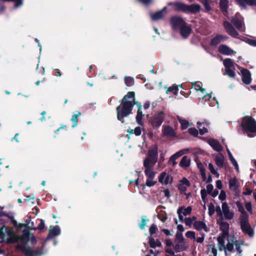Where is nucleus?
Here are the masks:
<instances>
[{"mask_svg":"<svg viewBox=\"0 0 256 256\" xmlns=\"http://www.w3.org/2000/svg\"><path fill=\"white\" fill-rule=\"evenodd\" d=\"M224 26L226 32L230 36L235 38L238 37V33L229 22L227 21H224Z\"/></svg>","mask_w":256,"mask_h":256,"instance_id":"obj_14","label":"nucleus"},{"mask_svg":"<svg viewBox=\"0 0 256 256\" xmlns=\"http://www.w3.org/2000/svg\"><path fill=\"white\" fill-rule=\"evenodd\" d=\"M236 205L237 206V208H238V210L242 214H246V212L244 210V207L243 206V204L239 201H238L236 202Z\"/></svg>","mask_w":256,"mask_h":256,"instance_id":"obj_48","label":"nucleus"},{"mask_svg":"<svg viewBox=\"0 0 256 256\" xmlns=\"http://www.w3.org/2000/svg\"><path fill=\"white\" fill-rule=\"evenodd\" d=\"M236 3L242 8H246L247 6H256V0H235Z\"/></svg>","mask_w":256,"mask_h":256,"instance_id":"obj_24","label":"nucleus"},{"mask_svg":"<svg viewBox=\"0 0 256 256\" xmlns=\"http://www.w3.org/2000/svg\"><path fill=\"white\" fill-rule=\"evenodd\" d=\"M200 6L198 4L188 5L187 12L196 13L200 11Z\"/></svg>","mask_w":256,"mask_h":256,"instance_id":"obj_35","label":"nucleus"},{"mask_svg":"<svg viewBox=\"0 0 256 256\" xmlns=\"http://www.w3.org/2000/svg\"><path fill=\"white\" fill-rule=\"evenodd\" d=\"M170 4H172L176 10L182 11L184 12H188V5L187 4L181 2L170 3Z\"/></svg>","mask_w":256,"mask_h":256,"instance_id":"obj_26","label":"nucleus"},{"mask_svg":"<svg viewBox=\"0 0 256 256\" xmlns=\"http://www.w3.org/2000/svg\"><path fill=\"white\" fill-rule=\"evenodd\" d=\"M224 158L222 154H219L216 156L215 161L218 166L222 168L224 166Z\"/></svg>","mask_w":256,"mask_h":256,"instance_id":"obj_33","label":"nucleus"},{"mask_svg":"<svg viewBox=\"0 0 256 256\" xmlns=\"http://www.w3.org/2000/svg\"><path fill=\"white\" fill-rule=\"evenodd\" d=\"M134 102V92H128L122 98L121 104L117 107L118 119L124 122L123 118L128 116L132 112Z\"/></svg>","mask_w":256,"mask_h":256,"instance_id":"obj_1","label":"nucleus"},{"mask_svg":"<svg viewBox=\"0 0 256 256\" xmlns=\"http://www.w3.org/2000/svg\"><path fill=\"white\" fill-rule=\"evenodd\" d=\"M172 92L174 95H177L178 93V88L176 86H172L168 88L166 92L167 94L170 92Z\"/></svg>","mask_w":256,"mask_h":256,"instance_id":"obj_46","label":"nucleus"},{"mask_svg":"<svg viewBox=\"0 0 256 256\" xmlns=\"http://www.w3.org/2000/svg\"><path fill=\"white\" fill-rule=\"evenodd\" d=\"M217 216L220 217V219L224 218L227 220H231L234 216V210L230 209L226 202L222 203V209L220 207H218L216 209Z\"/></svg>","mask_w":256,"mask_h":256,"instance_id":"obj_4","label":"nucleus"},{"mask_svg":"<svg viewBox=\"0 0 256 256\" xmlns=\"http://www.w3.org/2000/svg\"><path fill=\"white\" fill-rule=\"evenodd\" d=\"M176 241L184 242V239L182 233L177 232L176 234Z\"/></svg>","mask_w":256,"mask_h":256,"instance_id":"obj_56","label":"nucleus"},{"mask_svg":"<svg viewBox=\"0 0 256 256\" xmlns=\"http://www.w3.org/2000/svg\"><path fill=\"white\" fill-rule=\"evenodd\" d=\"M126 84L128 86H132L134 84V80L132 78L126 76L124 78Z\"/></svg>","mask_w":256,"mask_h":256,"instance_id":"obj_43","label":"nucleus"},{"mask_svg":"<svg viewBox=\"0 0 256 256\" xmlns=\"http://www.w3.org/2000/svg\"><path fill=\"white\" fill-rule=\"evenodd\" d=\"M130 133H134L136 136H140L142 133V128L140 126H138L134 130H132Z\"/></svg>","mask_w":256,"mask_h":256,"instance_id":"obj_51","label":"nucleus"},{"mask_svg":"<svg viewBox=\"0 0 256 256\" xmlns=\"http://www.w3.org/2000/svg\"><path fill=\"white\" fill-rule=\"evenodd\" d=\"M149 243L150 247L152 248L160 247L162 246L161 242L159 240H154L152 236L149 238Z\"/></svg>","mask_w":256,"mask_h":256,"instance_id":"obj_40","label":"nucleus"},{"mask_svg":"<svg viewBox=\"0 0 256 256\" xmlns=\"http://www.w3.org/2000/svg\"><path fill=\"white\" fill-rule=\"evenodd\" d=\"M184 223L186 226H189L190 227H191L192 224L193 225V222L190 218H184Z\"/></svg>","mask_w":256,"mask_h":256,"instance_id":"obj_61","label":"nucleus"},{"mask_svg":"<svg viewBox=\"0 0 256 256\" xmlns=\"http://www.w3.org/2000/svg\"><path fill=\"white\" fill-rule=\"evenodd\" d=\"M166 8H164L162 10L157 12L154 14H150V18L152 20H158L162 19L166 14Z\"/></svg>","mask_w":256,"mask_h":256,"instance_id":"obj_21","label":"nucleus"},{"mask_svg":"<svg viewBox=\"0 0 256 256\" xmlns=\"http://www.w3.org/2000/svg\"><path fill=\"white\" fill-rule=\"evenodd\" d=\"M230 160L231 162L232 163V164H233V166H234V167L236 169V170L238 172L239 171L238 165L237 162L234 159V157L231 158H230Z\"/></svg>","mask_w":256,"mask_h":256,"instance_id":"obj_55","label":"nucleus"},{"mask_svg":"<svg viewBox=\"0 0 256 256\" xmlns=\"http://www.w3.org/2000/svg\"><path fill=\"white\" fill-rule=\"evenodd\" d=\"M144 174L147 178L146 182V186L149 187L154 186L156 182V181L154 180L156 172H145Z\"/></svg>","mask_w":256,"mask_h":256,"instance_id":"obj_13","label":"nucleus"},{"mask_svg":"<svg viewBox=\"0 0 256 256\" xmlns=\"http://www.w3.org/2000/svg\"><path fill=\"white\" fill-rule=\"evenodd\" d=\"M234 70V68L226 70V72L230 77L234 78L236 75Z\"/></svg>","mask_w":256,"mask_h":256,"instance_id":"obj_53","label":"nucleus"},{"mask_svg":"<svg viewBox=\"0 0 256 256\" xmlns=\"http://www.w3.org/2000/svg\"><path fill=\"white\" fill-rule=\"evenodd\" d=\"M228 39V37L226 36L223 35H218L211 41V44L213 46H216L221 42L226 41Z\"/></svg>","mask_w":256,"mask_h":256,"instance_id":"obj_27","label":"nucleus"},{"mask_svg":"<svg viewBox=\"0 0 256 256\" xmlns=\"http://www.w3.org/2000/svg\"><path fill=\"white\" fill-rule=\"evenodd\" d=\"M193 86L196 90L200 91L202 94H204L206 92L205 89L203 88L200 84L194 83L193 84Z\"/></svg>","mask_w":256,"mask_h":256,"instance_id":"obj_50","label":"nucleus"},{"mask_svg":"<svg viewBox=\"0 0 256 256\" xmlns=\"http://www.w3.org/2000/svg\"><path fill=\"white\" fill-rule=\"evenodd\" d=\"M170 24L173 29L180 30L182 27L186 24L185 20L179 16H174L170 19Z\"/></svg>","mask_w":256,"mask_h":256,"instance_id":"obj_8","label":"nucleus"},{"mask_svg":"<svg viewBox=\"0 0 256 256\" xmlns=\"http://www.w3.org/2000/svg\"><path fill=\"white\" fill-rule=\"evenodd\" d=\"M246 208V210L250 212V214L252 213V206L250 202H247L245 204Z\"/></svg>","mask_w":256,"mask_h":256,"instance_id":"obj_64","label":"nucleus"},{"mask_svg":"<svg viewBox=\"0 0 256 256\" xmlns=\"http://www.w3.org/2000/svg\"><path fill=\"white\" fill-rule=\"evenodd\" d=\"M208 192H206V189H202L201 190L200 194L202 198L203 201H204L208 194Z\"/></svg>","mask_w":256,"mask_h":256,"instance_id":"obj_60","label":"nucleus"},{"mask_svg":"<svg viewBox=\"0 0 256 256\" xmlns=\"http://www.w3.org/2000/svg\"><path fill=\"white\" fill-rule=\"evenodd\" d=\"M218 222L219 224L220 230L222 231V234L218 238V242L220 250H222V248H224L225 244V238H228L229 236H231L229 234V224L224 220L222 218L218 219Z\"/></svg>","mask_w":256,"mask_h":256,"instance_id":"obj_2","label":"nucleus"},{"mask_svg":"<svg viewBox=\"0 0 256 256\" xmlns=\"http://www.w3.org/2000/svg\"><path fill=\"white\" fill-rule=\"evenodd\" d=\"M188 132L194 136L198 134V131L196 128H190L188 130Z\"/></svg>","mask_w":256,"mask_h":256,"instance_id":"obj_59","label":"nucleus"},{"mask_svg":"<svg viewBox=\"0 0 256 256\" xmlns=\"http://www.w3.org/2000/svg\"><path fill=\"white\" fill-rule=\"evenodd\" d=\"M223 63L225 67V70L234 68V64L230 58H226L224 60Z\"/></svg>","mask_w":256,"mask_h":256,"instance_id":"obj_36","label":"nucleus"},{"mask_svg":"<svg viewBox=\"0 0 256 256\" xmlns=\"http://www.w3.org/2000/svg\"><path fill=\"white\" fill-rule=\"evenodd\" d=\"M165 114L163 112H160L155 116L152 120V124L154 128L159 127L162 124L164 118Z\"/></svg>","mask_w":256,"mask_h":256,"instance_id":"obj_12","label":"nucleus"},{"mask_svg":"<svg viewBox=\"0 0 256 256\" xmlns=\"http://www.w3.org/2000/svg\"><path fill=\"white\" fill-rule=\"evenodd\" d=\"M176 118L180 124L182 130L186 129L188 126L192 125L187 120L181 118L179 116H176Z\"/></svg>","mask_w":256,"mask_h":256,"instance_id":"obj_32","label":"nucleus"},{"mask_svg":"<svg viewBox=\"0 0 256 256\" xmlns=\"http://www.w3.org/2000/svg\"><path fill=\"white\" fill-rule=\"evenodd\" d=\"M18 248L22 250L26 256H41L46 253L42 248L33 250L30 247L18 246Z\"/></svg>","mask_w":256,"mask_h":256,"instance_id":"obj_6","label":"nucleus"},{"mask_svg":"<svg viewBox=\"0 0 256 256\" xmlns=\"http://www.w3.org/2000/svg\"><path fill=\"white\" fill-rule=\"evenodd\" d=\"M242 244V242L240 243L236 240L234 236H229L228 238V243L226 246L224 244V248H222V250H224L226 256H227V252H232L234 250V246H235L236 251L238 254H241L242 250H240V246Z\"/></svg>","mask_w":256,"mask_h":256,"instance_id":"obj_5","label":"nucleus"},{"mask_svg":"<svg viewBox=\"0 0 256 256\" xmlns=\"http://www.w3.org/2000/svg\"><path fill=\"white\" fill-rule=\"evenodd\" d=\"M148 220L146 219L144 216L142 217V222L140 224V227L141 229H144L146 224V222Z\"/></svg>","mask_w":256,"mask_h":256,"instance_id":"obj_63","label":"nucleus"},{"mask_svg":"<svg viewBox=\"0 0 256 256\" xmlns=\"http://www.w3.org/2000/svg\"><path fill=\"white\" fill-rule=\"evenodd\" d=\"M190 185L189 180L186 178H183L178 184V188L181 194H182L186 191L187 188H188Z\"/></svg>","mask_w":256,"mask_h":256,"instance_id":"obj_17","label":"nucleus"},{"mask_svg":"<svg viewBox=\"0 0 256 256\" xmlns=\"http://www.w3.org/2000/svg\"><path fill=\"white\" fill-rule=\"evenodd\" d=\"M208 169L212 174L215 175L217 178H219L220 174L218 172L217 170H215L214 165L210 163L208 164Z\"/></svg>","mask_w":256,"mask_h":256,"instance_id":"obj_45","label":"nucleus"},{"mask_svg":"<svg viewBox=\"0 0 256 256\" xmlns=\"http://www.w3.org/2000/svg\"><path fill=\"white\" fill-rule=\"evenodd\" d=\"M218 198L222 201H223L226 200V194L224 191V190L220 191V192L218 196Z\"/></svg>","mask_w":256,"mask_h":256,"instance_id":"obj_62","label":"nucleus"},{"mask_svg":"<svg viewBox=\"0 0 256 256\" xmlns=\"http://www.w3.org/2000/svg\"><path fill=\"white\" fill-rule=\"evenodd\" d=\"M162 132L164 136L168 138H173L176 136L174 128L169 126H163Z\"/></svg>","mask_w":256,"mask_h":256,"instance_id":"obj_19","label":"nucleus"},{"mask_svg":"<svg viewBox=\"0 0 256 256\" xmlns=\"http://www.w3.org/2000/svg\"><path fill=\"white\" fill-rule=\"evenodd\" d=\"M192 210V209L190 206H188L187 208L182 206L179 208L177 210V213L180 221L183 222L184 220V217L190 214Z\"/></svg>","mask_w":256,"mask_h":256,"instance_id":"obj_11","label":"nucleus"},{"mask_svg":"<svg viewBox=\"0 0 256 256\" xmlns=\"http://www.w3.org/2000/svg\"><path fill=\"white\" fill-rule=\"evenodd\" d=\"M180 30L182 36L184 38H186L191 33L192 30L190 26L186 24L182 27Z\"/></svg>","mask_w":256,"mask_h":256,"instance_id":"obj_25","label":"nucleus"},{"mask_svg":"<svg viewBox=\"0 0 256 256\" xmlns=\"http://www.w3.org/2000/svg\"><path fill=\"white\" fill-rule=\"evenodd\" d=\"M198 126L199 129L200 134L201 135H203L204 134L208 132V130L206 128L203 126V125H205L206 126H208L210 125V122L208 121H204V122H197Z\"/></svg>","mask_w":256,"mask_h":256,"instance_id":"obj_29","label":"nucleus"},{"mask_svg":"<svg viewBox=\"0 0 256 256\" xmlns=\"http://www.w3.org/2000/svg\"><path fill=\"white\" fill-rule=\"evenodd\" d=\"M240 224L248 223V216L246 213L242 214L240 217Z\"/></svg>","mask_w":256,"mask_h":256,"instance_id":"obj_44","label":"nucleus"},{"mask_svg":"<svg viewBox=\"0 0 256 256\" xmlns=\"http://www.w3.org/2000/svg\"><path fill=\"white\" fill-rule=\"evenodd\" d=\"M200 236L196 238V239L194 240H196L198 243H202L204 241V238H205V234L202 233H200Z\"/></svg>","mask_w":256,"mask_h":256,"instance_id":"obj_54","label":"nucleus"},{"mask_svg":"<svg viewBox=\"0 0 256 256\" xmlns=\"http://www.w3.org/2000/svg\"><path fill=\"white\" fill-rule=\"evenodd\" d=\"M190 160L186 156H184L180 162V166L182 168H187L190 166Z\"/></svg>","mask_w":256,"mask_h":256,"instance_id":"obj_38","label":"nucleus"},{"mask_svg":"<svg viewBox=\"0 0 256 256\" xmlns=\"http://www.w3.org/2000/svg\"><path fill=\"white\" fill-rule=\"evenodd\" d=\"M188 248V244L185 242L176 241V244L174 246V250L176 252H180L186 250Z\"/></svg>","mask_w":256,"mask_h":256,"instance_id":"obj_28","label":"nucleus"},{"mask_svg":"<svg viewBox=\"0 0 256 256\" xmlns=\"http://www.w3.org/2000/svg\"><path fill=\"white\" fill-rule=\"evenodd\" d=\"M240 225L242 230L244 233L248 234L250 236H253V232L249 223L241 224Z\"/></svg>","mask_w":256,"mask_h":256,"instance_id":"obj_31","label":"nucleus"},{"mask_svg":"<svg viewBox=\"0 0 256 256\" xmlns=\"http://www.w3.org/2000/svg\"><path fill=\"white\" fill-rule=\"evenodd\" d=\"M188 151V150H180L174 154V156H176L178 158L179 157L184 154L186 153V152Z\"/></svg>","mask_w":256,"mask_h":256,"instance_id":"obj_58","label":"nucleus"},{"mask_svg":"<svg viewBox=\"0 0 256 256\" xmlns=\"http://www.w3.org/2000/svg\"><path fill=\"white\" fill-rule=\"evenodd\" d=\"M228 6V0H220V7L222 10L223 12H226L227 8Z\"/></svg>","mask_w":256,"mask_h":256,"instance_id":"obj_42","label":"nucleus"},{"mask_svg":"<svg viewBox=\"0 0 256 256\" xmlns=\"http://www.w3.org/2000/svg\"><path fill=\"white\" fill-rule=\"evenodd\" d=\"M156 162V158H152L148 156L144 160V172H154L153 168Z\"/></svg>","mask_w":256,"mask_h":256,"instance_id":"obj_7","label":"nucleus"},{"mask_svg":"<svg viewBox=\"0 0 256 256\" xmlns=\"http://www.w3.org/2000/svg\"><path fill=\"white\" fill-rule=\"evenodd\" d=\"M193 226L194 229L198 231L204 230V232H208L209 230L206 224L202 221H196Z\"/></svg>","mask_w":256,"mask_h":256,"instance_id":"obj_22","label":"nucleus"},{"mask_svg":"<svg viewBox=\"0 0 256 256\" xmlns=\"http://www.w3.org/2000/svg\"><path fill=\"white\" fill-rule=\"evenodd\" d=\"M243 130L248 134L249 137H253L256 134V122L252 117H244L241 124Z\"/></svg>","mask_w":256,"mask_h":256,"instance_id":"obj_3","label":"nucleus"},{"mask_svg":"<svg viewBox=\"0 0 256 256\" xmlns=\"http://www.w3.org/2000/svg\"><path fill=\"white\" fill-rule=\"evenodd\" d=\"M197 166L200 172V174H201V175H202L203 180H205L206 179V169L204 168V165L200 162H197Z\"/></svg>","mask_w":256,"mask_h":256,"instance_id":"obj_39","label":"nucleus"},{"mask_svg":"<svg viewBox=\"0 0 256 256\" xmlns=\"http://www.w3.org/2000/svg\"><path fill=\"white\" fill-rule=\"evenodd\" d=\"M238 182L236 178L234 177L229 180V188L232 190H236L238 187Z\"/></svg>","mask_w":256,"mask_h":256,"instance_id":"obj_30","label":"nucleus"},{"mask_svg":"<svg viewBox=\"0 0 256 256\" xmlns=\"http://www.w3.org/2000/svg\"><path fill=\"white\" fill-rule=\"evenodd\" d=\"M158 182L166 186L172 183V178L168 173L163 172L158 176Z\"/></svg>","mask_w":256,"mask_h":256,"instance_id":"obj_10","label":"nucleus"},{"mask_svg":"<svg viewBox=\"0 0 256 256\" xmlns=\"http://www.w3.org/2000/svg\"><path fill=\"white\" fill-rule=\"evenodd\" d=\"M208 254L209 256H216L217 250L214 246L210 244L208 246Z\"/></svg>","mask_w":256,"mask_h":256,"instance_id":"obj_41","label":"nucleus"},{"mask_svg":"<svg viewBox=\"0 0 256 256\" xmlns=\"http://www.w3.org/2000/svg\"><path fill=\"white\" fill-rule=\"evenodd\" d=\"M37 221L40 222V223L36 228H34V229H38L40 230H44L45 228L44 221L42 219L38 220H37Z\"/></svg>","mask_w":256,"mask_h":256,"instance_id":"obj_49","label":"nucleus"},{"mask_svg":"<svg viewBox=\"0 0 256 256\" xmlns=\"http://www.w3.org/2000/svg\"><path fill=\"white\" fill-rule=\"evenodd\" d=\"M178 158L176 156H174V154L170 158L169 162L172 164L173 166H174L177 164V162H176V160Z\"/></svg>","mask_w":256,"mask_h":256,"instance_id":"obj_57","label":"nucleus"},{"mask_svg":"<svg viewBox=\"0 0 256 256\" xmlns=\"http://www.w3.org/2000/svg\"><path fill=\"white\" fill-rule=\"evenodd\" d=\"M60 229L58 226H50V228L49 234L47 238H50L56 236L60 235Z\"/></svg>","mask_w":256,"mask_h":256,"instance_id":"obj_23","label":"nucleus"},{"mask_svg":"<svg viewBox=\"0 0 256 256\" xmlns=\"http://www.w3.org/2000/svg\"><path fill=\"white\" fill-rule=\"evenodd\" d=\"M206 142L216 150L220 152L222 148L220 142L214 138H208Z\"/></svg>","mask_w":256,"mask_h":256,"instance_id":"obj_20","label":"nucleus"},{"mask_svg":"<svg viewBox=\"0 0 256 256\" xmlns=\"http://www.w3.org/2000/svg\"><path fill=\"white\" fill-rule=\"evenodd\" d=\"M138 109L137 112V114L136 116V122L139 124H142V119L143 118V114L142 112V106L139 104L138 106Z\"/></svg>","mask_w":256,"mask_h":256,"instance_id":"obj_37","label":"nucleus"},{"mask_svg":"<svg viewBox=\"0 0 256 256\" xmlns=\"http://www.w3.org/2000/svg\"><path fill=\"white\" fill-rule=\"evenodd\" d=\"M80 115V112H78L76 114H74L71 120L73 122L72 127H75L78 124V116Z\"/></svg>","mask_w":256,"mask_h":256,"instance_id":"obj_47","label":"nucleus"},{"mask_svg":"<svg viewBox=\"0 0 256 256\" xmlns=\"http://www.w3.org/2000/svg\"><path fill=\"white\" fill-rule=\"evenodd\" d=\"M20 240L22 242L26 243L30 242L32 244H34L36 242L34 236L28 232H24Z\"/></svg>","mask_w":256,"mask_h":256,"instance_id":"obj_15","label":"nucleus"},{"mask_svg":"<svg viewBox=\"0 0 256 256\" xmlns=\"http://www.w3.org/2000/svg\"><path fill=\"white\" fill-rule=\"evenodd\" d=\"M242 80L246 84H250L252 82L251 74L249 70L242 68L241 70Z\"/></svg>","mask_w":256,"mask_h":256,"instance_id":"obj_18","label":"nucleus"},{"mask_svg":"<svg viewBox=\"0 0 256 256\" xmlns=\"http://www.w3.org/2000/svg\"><path fill=\"white\" fill-rule=\"evenodd\" d=\"M148 157H150L152 158H156L158 160V150L156 146H152L150 147L149 150Z\"/></svg>","mask_w":256,"mask_h":256,"instance_id":"obj_34","label":"nucleus"},{"mask_svg":"<svg viewBox=\"0 0 256 256\" xmlns=\"http://www.w3.org/2000/svg\"><path fill=\"white\" fill-rule=\"evenodd\" d=\"M231 22L239 30L244 31L243 20L239 14H236L235 16L231 20Z\"/></svg>","mask_w":256,"mask_h":256,"instance_id":"obj_9","label":"nucleus"},{"mask_svg":"<svg viewBox=\"0 0 256 256\" xmlns=\"http://www.w3.org/2000/svg\"><path fill=\"white\" fill-rule=\"evenodd\" d=\"M218 50L220 54L227 56L234 54L236 53V51L232 50L230 47L225 44L220 45L218 47Z\"/></svg>","mask_w":256,"mask_h":256,"instance_id":"obj_16","label":"nucleus"},{"mask_svg":"<svg viewBox=\"0 0 256 256\" xmlns=\"http://www.w3.org/2000/svg\"><path fill=\"white\" fill-rule=\"evenodd\" d=\"M186 236L188 238H192V239H196V234L195 232L193 231H188L186 233Z\"/></svg>","mask_w":256,"mask_h":256,"instance_id":"obj_52","label":"nucleus"}]
</instances>
